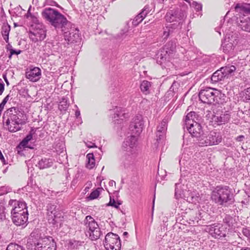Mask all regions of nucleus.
<instances>
[{
    "label": "nucleus",
    "instance_id": "f257e3e1",
    "mask_svg": "<svg viewBox=\"0 0 250 250\" xmlns=\"http://www.w3.org/2000/svg\"><path fill=\"white\" fill-rule=\"evenodd\" d=\"M42 15L56 29H61L62 32L66 30V28L68 29L71 26V22L57 10L46 8L42 11Z\"/></svg>",
    "mask_w": 250,
    "mask_h": 250
},
{
    "label": "nucleus",
    "instance_id": "f03ea898",
    "mask_svg": "<svg viewBox=\"0 0 250 250\" xmlns=\"http://www.w3.org/2000/svg\"><path fill=\"white\" fill-rule=\"evenodd\" d=\"M176 47L175 40H171L167 42L157 54V62L163 68L170 69L172 67L173 64L171 61L176 52Z\"/></svg>",
    "mask_w": 250,
    "mask_h": 250
},
{
    "label": "nucleus",
    "instance_id": "7ed1b4c3",
    "mask_svg": "<svg viewBox=\"0 0 250 250\" xmlns=\"http://www.w3.org/2000/svg\"><path fill=\"white\" fill-rule=\"evenodd\" d=\"M197 114L194 111L189 112L186 116L184 128H186L197 143L200 145V140L205 135L201 125L197 122Z\"/></svg>",
    "mask_w": 250,
    "mask_h": 250
},
{
    "label": "nucleus",
    "instance_id": "20e7f679",
    "mask_svg": "<svg viewBox=\"0 0 250 250\" xmlns=\"http://www.w3.org/2000/svg\"><path fill=\"white\" fill-rule=\"evenodd\" d=\"M211 198L219 206L227 207L233 202V194L227 186H218L212 191Z\"/></svg>",
    "mask_w": 250,
    "mask_h": 250
},
{
    "label": "nucleus",
    "instance_id": "39448f33",
    "mask_svg": "<svg viewBox=\"0 0 250 250\" xmlns=\"http://www.w3.org/2000/svg\"><path fill=\"white\" fill-rule=\"evenodd\" d=\"M83 223L91 240H96L99 238L101 234L100 229L97 223L91 216H86Z\"/></svg>",
    "mask_w": 250,
    "mask_h": 250
},
{
    "label": "nucleus",
    "instance_id": "423d86ee",
    "mask_svg": "<svg viewBox=\"0 0 250 250\" xmlns=\"http://www.w3.org/2000/svg\"><path fill=\"white\" fill-rule=\"evenodd\" d=\"M186 17L185 12L180 8H174L167 12L165 19L167 22L179 23L182 26L183 21Z\"/></svg>",
    "mask_w": 250,
    "mask_h": 250
},
{
    "label": "nucleus",
    "instance_id": "0eeeda50",
    "mask_svg": "<svg viewBox=\"0 0 250 250\" xmlns=\"http://www.w3.org/2000/svg\"><path fill=\"white\" fill-rule=\"evenodd\" d=\"M104 246L107 250H120L121 243L120 237L115 233H108L105 236Z\"/></svg>",
    "mask_w": 250,
    "mask_h": 250
},
{
    "label": "nucleus",
    "instance_id": "6e6552de",
    "mask_svg": "<svg viewBox=\"0 0 250 250\" xmlns=\"http://www.w3.org/2000/svg\"><path fill=\"white\" fill-rule=\"evenodd\" d=\"M33 27V31H30L29 33L30 39L34 42L43 40L46 37L44 25L42 23H37Z\"/></svg>",
    "mask_w": 250,
    "mask_h": 250
},
{
    "label": "nucleus",
    "instance_id": "1a4fd4ad",
    "mask_svg": "<svg viewBox=\"0 0 250 250\" xmlns=\"http://www.w3.org/2000/svg\"><path fill=\"white\" fill-rule=\"evenodd\" d=\"M222 135L219 132L211 131L208 136L205 134L203 139L200 140V146L217 145L221 142Z\"/></svg>",
    "mask_w": 250,
    "mask_h": 250
},
{
    "label": "nucleus",
    "instance_id": "9d476101",
    "mask_svg": "<svg viewBox=\"0 0 250 250\" xmlns=\"http://www.w3.org/2000/svg\"><path fill=\"white\" fill-rule=\"evenodd\" d=\"M215 88L210 87H206L201 90L199 93L200 100L205 104H215V100L217 101L215 96Z\"/></svg>",
    "mask_w": 250,
    "mask_h": 250
},
{
    "label": "nucleus",
    "instance_id": "9b49d317",
    "mask_svg": "<svg viewBox=\"0 0 250 250\" xmlns=\"http://www.w3.org/2000/svg\"><path fill=\"white\" fill-rule=\"evenodd\" d=\"M57 205L55 204L49 203L46 206L47 219L48 222L52 225H56L59 223L61 217L60 213H57Z\"/></svg>",
    "mask_w": 250,
    "mask_h": 250
},
{
    "label": "nucleus",
    "instance_id": "f8f14e48",
    "mask_svg": "<svg viewBox=\"0 0 250 250\" xmlns=\"http://www.w3.org/2000/svg\"><path fill=\"white\" fill-rule=\"evenodd\" d=\"M144 125L143 116L138 114L133 118L129 125V129L132 134L138 136L142 132Z\"/></svg>",
    "mask_w": 250,
    "mask_h": 250
},
{
    "label": "nucleus",
    "instance_id": "ddd939ff",
    "mask_svg": "<svg viewBox=\"0 0 250 250\" xmlns=\"http://www.w3.org/2000/svg\"><path fill=\"white\" fill-rule=\"evenodd\" d=\"M207 229L209 233L215 238L221 239L226 236L227 228L222 224H214L208 226Z\"/></svg>",
    "mask_w": 250,
    "mask_h": 250
},
{
    "label": "nucleus",
    "instance_id": "4468645a",
    "mask_svg": "<svg viewBox=\"0 0 250 250\" xmlns=\"http://www.w3.org/2000/svg\"><path fill=\"white\" fill-rule=\"evenodd\" d=\"M37 245L35 250H57L56 242L51 236H45Z\"/></svg>",
    "mask_w": 250,
    "mask_h": 250
},
{
    "label": "nucleus",
    "instance_id": "2eb2a0df",
    "mask_svg": "<svg viewBox=\"0 0 250 250\" xmlns=\"http://www.w3.org/2000/svg\"><path fill=\"white\" fill-rule=\"evenodd\" d=\"M7 114H9L8 118L7 120L11 121L15 123H18L21 125L26 124L25 120L20 118L22 113L19 110L18 108L13 107L7 110Z\"/></svg>",
    "mask_w": 250,
    "mask_h": 250
},
{
    "label": "nucleus",
    "instance_id": "dca6fc26",
    "mask_svg": "<svg viewBox=\"0 0 250 250\" xmlns=\"http://www.w3.org/2000/svg\"><path fill=\"white\" fill-rule=\"evenodd\" d=\"M62 32H63L65 40L71 43L77 42L81 40L79 30L77 28L72 27L71 25Z\"/></svg>",
    "mask_w": 250,
    "mask_h": 250
},
{
    "label": "nucleus",
    "instance_id": "f3484780",
    "mask_svg": "<svg viewBox=\"0 0 250 250\" xmlns=\"http://www.w3.org/2000/svg\"><path fill=\"white\" fill-rule=\"evenodd\" d=\"M180 186V184H175V196L177 199L181 198L182 194L187 198V201L189 203H195L198 201L199 196H197L194 192H191L188 191L187 193H183L178 187Z\"/></svg>",
    "mask_w": 250,
    "mask_h": 250
},
{
    "label": "nucleus",
    "instance_id": "a211bd4d",
    "mask_svg": "<svg viewBox=\"0 0 250 250\" xmlns=\"http://www.w3.org/2000/svg\"><path fill=\"white\" fill-rule=\"evenodd\" d=\"M8 205L13 208L11 210V213H17L22 212L27 210V207L26 203L23 200H16L11 199L8 202Z\"/></svg>",
    "mask_w": 250,
    "mask_h": 250
},
{
    "label": "nucleus",
    "instance_id": "6ab92c4d",
    "mask_svg": "<svg viewBox=\"0 0 250 250\" xmlns=\"http://www.w3.org/2000/svg\"><path fill=\"white\" fill-rule=\"evenodd\" d=\"M13 223L17 226H26L28 221V212L26 210L22 212L11 213Z\"/></svg>",
    "mask_w": 250,
    "mask_h": 250
},
{
    "label": "nucleus",
    "instance_id": "aec40b11",
    "mask_svg": "<svg viewBox=\"0 0 250 250\" xmlns=\"http://www.w3.org/2000/svg\"><path fill=\"white\" fill-rule=\"evenodd\" d=\"M238 43L235 37L232 36L226 37L222 43V47L224 52L229 53L232 51Z\"/></svg>",
    "mask_w": 250,
    "mask_h": 250
},
{
    "label": "nucleus",
    "instance_id": "412c9836",
    "mask_svg": "<svg viewBox=\"0 0 250 250\" xmlns=\"http://www.w3.org/2000/svg\"><path fill=\"white\" fill-rule=\"evenodd\" d=\"M182 26H180L179 23H172L163 28V33L162 38L164 41H166L170 36H172L173 33L179 32Z\"/></svg>",
    "mask_w": 250,
    "mask_h": 250
},
{
    "label": "nucleus",
    "instance_id": "4be33fe9",
    "mask_svg": "<svg viewBox=\"0 0 250 250\" xmlns=\"http://www.w3.org/2000/svg\"><path fill=\"white\" fill-rule=\"evenodd\" d=\"M235 11L237 13L236 17H244L250 14V4L247 3H238L235 6Z\"/></svg>",
    "mask_w": 250,
    "mask_h": 250
},
{
    "label": "nucleus",
    "instance_id": "5701e85b",
    "mask_svg": "<svg viewBox=\"0 0 250 250\" xmlns=\"http://www.w3.org/2000/svg\"><path fill=\"white\" fill-rule=\"evenodd\" d=\"M25 76L31 82H37L41 78V70L38 67H34L26 72Z\"/></svg>",
    "mask_w": 250,
    "mask_h": 250
},
{
    "label": "nucleus",
    "instance_id": "b1692460",
    "mask_svg": "<svg viewBox=\"0 0 250 250\" xmlns=\"http://www.w3.org/2000/svg\"><path fill=\"white\" fill-rule=\"evenodd\" d=\"M238 26L243 31L250 33V18L248 16L236 17Z\"/></svg>",
    "mask_w": 250,
    "mask_h": 250
},
{
    "label": "nucleus",
    "instance_id": "393cba45",
    "mask_svg": "<svg viewBox=\"0 0 250 250\" xmlns=\"http://www.w3.org/2000/svg\"><path fill=\"white\" fill-rule=\"evenodd\" d=\"M136 135H132L125 139L122 145V148L125 151L130 152L135 146L137 139Z\"/></svg>",
    "mask_w": 250,
    "mask_h": 250
},
{
    "label": "nucleus",
    "instance_id": "a878e982",
    "mask_svg": "<svg viewBox=\"0 0 250 250\" xmlns=\"http://www.w3.org/2000/svg\"><path fill=\"white\" fill-rule=\"evenodd\" d=\"M121 166L125 168H128L132 165L134 159L131 154L130 152H124L120 159Z\"/></svg>",
    "mask_w": 250,
    "mask_h": 250
},
{
    "label": "nucleus",
    "instance_id": "bb28decb",
    "mask_svg": "<svg viewBox=\"0 0 250 250\" xmlns=\"http://www.w3.org/2000/svg\"><path fill=\"white\" fill-rule=\"evenodd\" d=\"M114 112V121L115 123L121 124V121L128 118V114L125 112V110L121 107H116L113 110Z\"/></svg>",
    "mask_w": 250,
    "mask_h": 250
},
{
    "label": "nucleus",
    "instance_id": "cd10ccee",
    "mask_svg": "<svg viewBox=\"0 0 250 250\" xmlns=\"http://www.w3.org/2000/svg\"><path fill=\"white\" fill-rule=\"evenodd\" d=\"M209 219L210 216L208 213L204 211H199L193 221L196 222L199 225L203 226L209 222Z\"/></svg>",
    "mask_w": 250,
    "mask_h": 250
},
{
    "label": "nucleus",
    "instance_id": "c85d7f7f",
    "mask_svg": "<svg viewBox=\"0 0 250 250\" xmlns=\"http://www.w3.org/2000/svg\"><path fill=\"white\" fill-rule=\"evenodd\" d=\"M230 114L228 112L221 114L220 116H215L214 117V120L218 125L225 124L228 123L230 119Z\"/></svg>",
    "mask_w": 250,
    "mask_h": 250
},
{
    "label": "nucleus",
    "instance_id": "c756f323",
    "mask_svg": "<svg viewBox=\"0 0 250 250\" xmlns=\"http://www.w3.org/2000/svg\"><path fill=\"white\" fill-rule=\"evenodd\" d=\"M53 160L50 158H42L38 163V167L41 169L47 168L52 166Z\"/></svg>",
    "mask_w": 250,
    "mask_h": 250
},
{
    "label": "nucleus",
    "instance_id": "7c9ffc66",
    "mask_svg": "<svg viewBox=\"0 0 250 250\" xmlns=\"http://www.w3.org/2000/svg\"><path fill=\"white\" fill-rule=\"evenodd\" d=\"M226 78L224 73L223 72L222 69L220 68L219 69L216 70L213 74L212 75L211 77V81L213 83H216L219 81H221L224 80Z\"/></svg>",
    "mask_w": 250,
    "mask_h": 250
},
{
    "label": "nucleus",
    "instance_id": "2f4dec72",
    "mask_svg": "<svg viewBox=\"0 0 250 250\" xmlns=\"http://www.w3.org/2000/svg\"><path fill=\"white\" fill-rule=\"evenodd\" d=\"M6 125L8 126V130L10 132H15L21 129L22 125L17 123H15L11 121L6 120L5 122Z\"/></svg>",
    "mask_w": 250,
    "mask_h": 250
},
{
    "label": "nucleus",
    "instance_id": "473e14b6",
    "mask_svg": "<svg viewBox=\"0 0 250 250\" xmlns=\"http://www.w3.org/2000/svg\"><path fill=\"white\" fill-rule=\"evenodd\" d=\"M11 30V26L8 23H3L1 29V33L6 43H8L9 35Z\"/></svg>",
    "mask_w": 250,
    "mask_h": 250
},
{
    "label": "nucleus",
    "instance_id": "72a5a7b5",
    "mask_svg": "<svg viewBox=\"0 0 250 250\" xmlns=\"http://www.w3.org/2000/svg\"><path fill=\"white\" fill-rule=\"evenodd\" d=\"M30 239H32V243L34 244L35 248L37 246V244L40 242V240L44 239V237L41 236V233L38 230L33 231L30 235Z\"/></svg>",
    "mask_w": 250,
    "mask_h": 250
},
{
    "label": "nucleus",
    "instance_id": "f704fd0d",
    "mask_svg": "<svg viewBox=\"0 0 250 250\" xmlns=\"http://www.w3.org/2000/svg\"><path fill=\"white\" fill-rule=\"evenodd\" d=\"M152 83L148 81L144 80L140 84V89L145 95H147L150 92V88Z\"/></svg>",
    "mask_w": 250,
    "mask_h": 250
},
{
    "label": "nucleus",
    "instance_id": "c9c22d12",
    "mask_svg": "<svg viewBox=\"0 0 250 250\" xmlns=\"http://www.w3.org/2000/svg\"><path fill=\"white\" fill-rule=\"evenodd\" d=\"M215 96L216 97L215 99L217 100V101L215 100V104H223L227 102V98L226 96L220 90H218L216 89Z\"/></svg>",
    "mask_w": 250,
    "mask_h": 250
},
{
    "label": "nucleus",
    "instance_id": "e433bc0d",
    "mask_svg": "<svg viewBox=\"0 0 250 250\" xmlns=\"http://www.w3.org/2000/svg\"><path fill=\"white\" fill-rule=\"evenodd\" d=\"M223 223L229 228H232L236 223L235 219L229 214H226L223 219Z\"/></svg>",
    "mask_w": 250,
    "mask_h": 250
},
{
    "label": "nucleus",
    "instance_id": "4c0bfd02",
    "mask_svg": "<svg viewBox=\"0 0 250 250\" xmlns=\"http://www.w3.org/2000/svg\"><path fill=\"white\" fill-rule=\"evenodd\" d=\"M224 75L226 78H228L229 76L233 75L234 72L236 70V67L234 65H227L221 67Z\"/></svg>",
    "mask_w": 250,
    "mask_h": 250
},
{
    "label": "nucleus",
    "instance_id": "58836bf2",
    "mask_svg": "<svg viewBox=\"0 0 250 250\" xmlns=\"http://www.w3.org/2000/svg\"><path fill=\"white\" fill-rule=\"evenodd\" d=\"M87 163L86 167L89 169H92L95 166V160L94 155L92 153H88L86 155Z\"/></svg>",
    "mask_w": 250,
    "mask_h": 250
},
{
    "label": "nucleus",
    "instance_id": "ea45409f",
    "mask_svg": "<svg viewBox=\"0 0 250 250\" xmlns=\"http://www.w3.org/2000/svg\"><path fill=\"white\" fill-rule=\"evenodd\" d=\"M36 131V129L34 130V128H32L29 133L21 141V145L23 146H26L28 143L32 140L33 135L35 133Z\"/></svg>",
    "mask_w": 250,
    "mask_h": 250
},
{
    "label": "nucleus",
    "instance_id": "a19ab883",
    "mask_svg": "<svg viewBox=\"0 0 250 250\" xmlns=\"http://www.w3.org/2000/svg\"><path fill=\"white\" fill-rule=\"evenodd\" d=\"M69 105V103L67 98H63L59 104V109L62 111H66Z\"/></svg>",
    "mask_w": 250,
    "mask_h": 250
},
{
    "label": "nucleus",
    "instance_id": "79ce46f5",
    "mask_svg": "<svg viewBox=\"0 0 250 250\" xmlns=\"http://www.w3.org/2000/svg\"><path fill=\"white\" fill-rule=\"evenodd\" d=\"M157 132L166 133L167 129V122L165 120H163L160 125L157 126Z\"/></svg>",
    "mask_w": 250,
    "mask_h": 250
},
{
    "label": "nucleus",
    "instance_id": "37998d69",
    "mask_svg": "<svg viewBox=\"0 0 250 250\" xmlns=\"http://www.w3.org/2000/svg\"><path fill=\"white\" fill-rule=\"evenodd\" d=\"M103 189L102 188H96L95 190L91 192L88 198L89 200H93L96 199L98 197L101 191H102Z\"/></svg>",
    "mask_w": 250,
    "mask_h": 250
},
{
    "label": "nucleus",
    "instance_id": "c03bdc74",
    "mask_svg": "<svg viewBox=\"0 0 250 250\" xmlns=\"http://www.w3.org/2000/svg\"><path fill=\"white\" fill-rule=\"evenodd\" d=\"M82 242L76 241L75 240H70L68 243V246L70 249H77L79 246H81Z\"/></svg>",
    "mask_w": 250,
    "mask_h": 250
},
{
    "label": "nucleus",
    "instance_id": "a18cd8bd",
    "mask_svg": "<svg viewBox=\"0 0 250 250\" xmlns=\"http://www.w3.org/2000/svg\"><path fill=\"white\" fill-rule=\"evenodd\" d=\"M6 250H24V249L20 245L10 243L7 246Z\"/></svg>",
    "mask_w": 250,
    "mask_h": 250
},
{
    "label": "nucleus",
    "instance_id": "49530a36",
    "mask_svg": "<svg viewBox=\"0 0 250 250\" xmlns=\"http://www.w3.org/2000/svg\"><path fill=\"white\" fill-rule=\"evenodd\" d=\"M8 215L6 211L5 208L0 204V221H3L6 219V215Z\"/></svg>",
    "mask_w": 250,
    "mask_h": 250
},
{
    "label": "nucleus",
    "instance_id": "de8ad7c7",
    "mask_svg": "<svg viewBox=\"0 0 250 250\" xmlns=\"http://www.w3.org/2000/svg\"><path fill=\"white\" fill-rule=\"evenodd\" d=\"M121 204V202L120 201L116 202L114 199H112L111 197L110 198V201L107 204L108 206H110L116 208H118L119 206Z\"/></svg>",
    "mask_w": 250,
    "mask_h": 250
},
{
    "label": "nucleus",
    "instance_id": "09e8293b",
    "mask_svg": "<svg viewBox=\"0 0 250 250\" xmlns=\"http://www.w3.org/2000/svg\"><path fill=\"white\" fill-rule=\"evenodd\" d=\"M176 83L175 82H173L170 87L169 88V90L167 91V94L168 95H173V94L176 92L177 87H176Z\"/></svg>",
    "mask_w": 250,
    "mask_h": 250
},
{
    "label": "nucleus",
    "instance_id": "8fccbe9b",
    "mask_svg": "<svg viewBox=\"0 0 250 250\" xmlns=\"http://www.w3.org/2000/svg\"><path fill=\"white\" fill-rule=\"evenodd\" d=\"M143 19L142 17L138 14L137 15L133 20V21L132 22V24L134 26H137L142 21Z\"/></svg>",
    "mask_w": 250,
    "mask_h": 250
},
{
    "label": "nucleus",
    "instance_id": "3c124183",
    "mask_svg": "<svg viewBox=\"0 0 250 250\" xmlns=\"http://www.w3.org/2000/svg\"><path fill=\"white\" fill-rule=\"evenodd\" d=\"M190 5L191 7L194 8L197 11L202 10V5L201 3H199L196 1H193L192 3L190 2Z\"/></svg>",
    "mask_w": 250,
    "mask_h": 250
},
{
    "label": "nucleus",
    "instance_id": "603ef678",
    "mask_svg": "<svg viewBox=\"0 0 250 250\" xmlns=\"http://www.w3.org/2000/svg\"><path fill=\"white\" fill-rule=\"evenodd\" d=\"M166 133H163L160 132L156 133L157 141L159 143L162 140H163L165 137Z\"/></svg>",
    "mask_w": 250,
    "mask_h": 250
},
{
    "label": "nucleus",
    "instance_id": "864d4df0",
    "mask_svg": "<svg viewBox=\"0 0 250 250\" xmlns=\"http://www.w3.org/2000/svg\"><path fill=\"white\" fill-rule=\"evenodd\" d=\"M9 95L6 96L2 100V102L0 104V110L2 111V109L4 108V106L5 104L7 102L8 99H9Z\"/></svg>",
    "mask_w": 250,
    "mask_h": 250
},
{
    "label": "nucleus",
    "instance_id": "5fc2aeb1",
    "mask_svg": "<svg viewBox=\"0 0 250 250\" xmlns=\"http://www.w3.org/2000/svg\"><path fill=\"white\" fill-rule=\"evenodd\" d=\"M243 234L250 239V229L248 228H243L242 229Z\"/></svg>",
    "mask_w": 250,
    "mask_h": 250
},
{
    "label": "nucleus",
    "instance_id": "6e6d98bb",
    "mask_svg": "<svg viewBox=\"0 0 250 250\" xmlns=\"http://www.w3.org/2000/svg\"><path fill=\"white\" fill-rule=\"evenodd\" d=\"M245 99L246 100H250V87L245 90Z\"/></svg>",
    "mask_w": 250,
    "mask_h": 250
},
{
    "label": "nucleus",
    "instance_id": "4d7b16f0",
    "mask_svg": "<svg viewBox=\"0 0 250 250\" xmlns=\"http://www.w3.org/2000/svg\"><path fill=\"white\" fill-rule=\"evenodd\" d=\"M85 145L89 148L97 147L96 145L91 142H87L85 143Z\"/></svg>",
    "mask_w": 250,
    "mask_h": 250
},
{
    "label": "nucleus",
    "instance_id": "13d9d810",
    "mask_svg": "<svg viewBox=\"0 0 250 250\" xmlns=\"http://www.w3.org/2000/svg\"><path fill=\"white\" fill-rule=\"evenodd\" d=\"M4 89V84L2 83V80L0 79V95L2 94Z\"/></svg>",
    "mask_w": 250,
    "mask_h": 250
},
{
    "label": "nucleus",
    "instance_id": "bf43d9fd",
    "mask_svg": "<svg viewBox=\"0 0 250 250\" xmlns=\"http://www.w3.org/2000/svg\"><path fill=\"white\" fill-rule=\"evenodd\" d=\"M21 50H15V49H13L12 50V51L10 52L11 53V55H19L20 54H21Z\"/></svg>",
    "mask_w": 250,
    "mask_h": 250
},
{
    "label": "nucleus",
    "instance_id": "052dcab7",
    "mask_svg": "<svg viewBox=\"0 0 250 250\" xmlns=\"http://www.w3.org/2000/svg\"><path fill=\"white\" fill-rule=\"evenodd\" d=\"M245 139V136L244 135H239L238 136H237L236 138H235V140L238 141V142H242L244 141Z\"/></svg>",
    "mask_w": 250,
    "mask_h": 250
},
{
    "label": "nucleus",
    "instance_id": "680f3d73",
    "mask_svg": "<svg viewBox=\"0 0 250 250\" xmlns=\"http://www.w3.org/2000/svg\"><path fill=\"white\" fill-rule=\"evenodd\" d=\"M6 49L7 51H9L10 52L13 49L12 45L9 42L6 46Z\"/></svg>",
    "mask_w": 250,
    "mask_h": 250
},
{
    "label": "nucleus",
    "instance_id": "e2e57ef3",
    "mask_svg": "<svg viewBox=\"0 0 250 250\" xmlns=\"http://www.w3.org/2000/svg\"><path fill=\"white\" fill-rule=\"evenodd\" d=\"M139 15L141 16V17L142 18V19L144 20L145 18L146 17V16L147 15L146 12H144L143 11H142Z\"/></svg>",
    "mask_w": 250,
    "mask_h": 250
},
{
    "label": "nucleus",
    "instance_id": "0e129e2a",
    "mask_svg": "<svg viewBox=\"0 0 250 250\" xmlns=\"http://www.w3.org/2000/svg\"><path fill=\"white\" fill-rule=\"evenodd\" d=\"M142 11L146 12V14H148V13L149 12V9L148 7L145 6L142 10Z\"/></svg>",
    "mask_w": 250,
    "mask_h": 250
},
{
    "label": "nucleus",
    "instance_id": "69168bd1",
    "mask_svg": "<svg viewBox=\"0 0 250 250\" xmlns=\"http://www.w3.org/2000/svg\"><path fill=\"white\" fill-rule=\"evenodd\" d=\"M75 116L78 118L80 116V111L79 110H77L75 112Z\"/></svg>",
    "mask_w": 250,
    "mask_h": 250
},
{
    "label": "nucleus",
    "instance_id": "338daca9",
    "mask_svg": "<svg viewBox=\"0 0 250 250\" xmlns=\"http://www.w3.org/2000/svg\"><path fill=\"white\" fill-rule=\"evenodd\" d=\"M113 184L115 185V182L113 181V180H111L109 182V185L110 186H112L113 185Z\"/></svg>",
    "mask_w": 250,
    "mask_h": 250
},
{
    "label": "nucleus",
    "instance_id": "774afa93",
    "mask_svg": "<svg viewBox=\"0 0 250 250\" xmlns=\"http://www.w3.org/2000/svg\"><path fill=\"white\" fill-rule=\"evenodd\" d=\"M240 250H250V248H242Z\"/></svg>",
    "mask_w": 250,
    "mask_h": 250
}]
</instances>
